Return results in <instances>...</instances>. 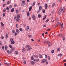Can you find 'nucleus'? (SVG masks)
I'll use <instances>...</instances> for the list:
<instances>
[{"label":"nucleus","instance_id":"f257e3e1","mask_svg":"<svg viewBox=\"0 0 66 66\" xmlns=\"http://www.w3.org/2000/svg\"><path fill=\"white\" fill-rule=\"evenodd\" d=\"M65 7H64L63 9H62V7H61L58 13L59 15H60L61 14V13L62 12H64V10H65Z\"/></svg>","mask_w":66,"mask_h":66},{"label":"nucleus","instance_id":"f03ea898","mask_svg":"<svg viewBox=\"0 0 66 66\" xmlns=\"http://www.w3.org/2000/svg\"><path fill=\"white\" fill-rule=\"evenodd\" d=\"M47 61V60L46 59H43L42 60V63H45V62H46Z\"/></svg>","mask_w":66,"mask_h":66},{"label":"nucleus","instance_id":"7ed1b4c3","mask_svg":"<svg viewBox=\"0 0 66 66\" xmlns=\"http://www.w3.org/2000/svg\"><path fill=\"white\" fill-rule=\"evenodd\" d=\"M30 47H31V45H27L26 46V48H30Z\"/></svg>","mask_w":66,"mask_h":66},{"label":"nucleus","instance_id":"20e7f679","mask_svg":"<svg viewBox=\"0 0 66 66\" xmlns=\"http://www.w3.org/2000/svg\"><path fill=\"white\" fill-rule=\"evenodd\" d=\"M45 10H47V8H48V5L47 4H45Z\"/></svg>","mask_w":66,"mask_h":66},{"label":"nucleus","instance_id":"39448f33","mask_svg":"<svg viewBox=\"0 0 66 66\" xmlns=\"http://www.w3.org/2000/svg\"><path fill=\"white\" fill-rule=\"evenodd\" d=\"M32 17L33 20H35V16L34 15H33L32 16Z\"/></svg>","mask_w":66,"mask_h":66},{"label":"nucleus","instance_id":"423d86ee","mask_svg":"<svg viewBox=\"0 0 66 66\" xmlns=\"http://www.w3.org/2000/svg\"><path fill=\"white\" fill-rule=\"evenodd\" d=\"M32 49V48L31 47H30L29 48H28L27 50V51H30V50H31V49Z\"/></svg>","mask_w":66,"mask_h":66},{"label":"nucleus","instance_id":"0eeeda50","mask_svg":"<svg viewBox=\"0 0 66 66\" xmlns=\"http://www.w3.org/2000/svg\"><path fill=\"white\" fill-rule=\"evenodd\" d=\"M61 24V23H58L55 26V27H57L59 25H60Z\"/></svg>","mask_w":66,"mask_h":66},{"label":"nucleus","instance_id":"6e6552de","mask_svg":"<svg viewBox=\"0 0 66 66\" xmlns=\"http://www.w3.org/2000/svg\"><path fill=\"white\" fill-rule=\"evenodd\" d=\"M51 46H52V43H48V47H50Z\"/></svg>","mask_w":66,"mask_h":66},{"label":"nucleus","instance_id":"1a4fd4ad","mask_svg":"<svg viewBox=\"0 0 66 66\" xmlns=\"http://www.w3.org/2000/svg\"><path fill=\"white\" fill-rule=\"evenodd\" d=\"M32 6H30L29 7V11L30 12L31 10H32Z\"/></svg>","mask_w":66,"mask_h":66},{"label":"nucleus","instance_id":"9d476101","mask_svg":"<svg viewBox=\"0 0 66 66\" xmlns=\"http://www.w3.org/2000/svg\"><path fill=\"white\" fill-rule=\"evenodd\" d=\"M31 65H34V64H35V62H34V61H32L31 62Z\"/></svg>","mask_w":66,"mask_h":66},{"label":"nucleus","instance_id":"9b49d317","mask_svg":"<svg viewBox=\"0 0 66 66\" xmlns=\"http://www.w3.org/2000/svg\"><path fill=\"white\" fill-rule=\"evenodd\" d=\"M14 11V8H13L11 10V12L12 13H13Z\"/></svg>","mask_w":66,"mask_h":66},{"label":"nucleus","instance_id":"f8f14e48","mask_svg":"<svg viewBox=\"0 0 66 66\" xmlns=\"http://www.w3.org/2000/svg\"><path fill=\"white\" fill-rule=\"evenodd\" d=\"M49 43V42L48 41H45L44 42V43H45V44H48Z\"/></svg>","mask_w":66,"mask_h":66},{"label":"nucleus","instance_id":"ddd939ff","mask_svg":"<svg viewBox=\"0 0 66 66\" xmlns=\"http://www.w3.org/2000/svg\"><path fill=\"white\" fill-rule=\"evenodd\" d=\"M27 15L28 17H29V15H30V12H29V11L27 12Z\"/></svg>","mask_w":66,"mask_h":66},{"label":"nucleus","instance_id":"4468645a","mask_svg":"<svg viewBox=\"0 0 66 66\" xmlns=\"http://www.w3.org/2000/svg\"><path fill=\"white\" fill-rule=\"evenodd\" d=\"M29 29H30V27H29V26H28L27 27V31H28Z\"/></svg>","mask_w":66,"mask_h":66},{"label":"nucleus","instance_id":"2eb2a0df","mask_svg":"<svg viewBox=\"0 0 66 66\" xmlns=\"http://www.w3.org/2000/svg\"><path fill=\"white\" fill-rule=\"evenodd\" d=\"M39 58H40V59H42V54H39Z\"/></svg>","mask_w":66,"mask_h":66},{"label":"nucleus","instance_id":"dca6fc26","mask_svg":"<svg viewBox=\"0 0 66 66\" xmlns=\"http://www.w3.org/2000/svg\"><path fill=\"white\" fill-rule=\"evenodd\" d=\"M55 6V3H53V4L52 6V7H54Z\"/></svg>","mask_w":66,"mask_h":66},{"label":"nucleus","instance_id":"f3484780","mask_svg":"<svg viewBox=\"0 0 66 66\" xmlns=\"http://www.w3.org/2000/svg\"><path fill=\"white\" fill-rule=\"evenodd\" d=\"M62 55L61 54H59L57 55L58 56H62Z\"/></svg>","mask_w":66,"mask_h":66},{"label":"nucleus","instance_id":"a211bd4d","mask_svg":"<svg viewBox=\"0 0 66 66\" xmlns=\"http://www.w3.org/2000/svg\"><path fill=\"white\" fill-rule=\"evenodd\" d=\"M16 21L17 22L19 21V20H20V19H19V18H18L16 19Z\"/></svg>","mask_w":66,"mask_h":66},{"label":"nucleus","instance_id":"6ab92c4d","mask_svg":"<svg viewBox=\"0 0 66 66\" xmlns=\"http://www.w3.org/2000/svg\"><path fill=\"white\" fill-rule=\"evenodd\" d=\"M38 16L39 18H40L42 17V15L40 14H38Z\"/></svg>","mask_w":66,"mask_h":66},{"label":"nucleus","instance_id":"aec40b11","mask_svg":"<svg viewBox=\"0 0 66 66\" xmlns=\"http://www.w3.org/2000/svg\"><path fill=\"white\" fill-rule=\"evenodd\" d=\"M46 17H47V15H46L44 17L43 19V20H45V19L46 18Z\"/></svg>","mask_w":66,"mask_h":66},{"label":"nucleus","instance_id":"412c9836","mask_svg":"<svg viewBox=\"0 0 66 66\" xmlns=\"http://www.w3.org/2000/svg\"><path fill=\"white\" fill-rule=\"evenodd\" d=\"M22 3L24 4V5H26V2L24 1H22Z\"/></svg>","mask_w":66,"mask_h":66},{"label":"nucleus","instance_id":"4be33fe9","mask_svg":"<svg viewBox=\"0 0 66 66\" xmlns=\"http://www.w3.org/2000/svg\"><path fill=\"white\" fill-rule=\"evenodd\" d=\"M63 23H62L61 25V29H62V28H63Z\"/></svg>","mask_w":66,"mask_h":66},{"label":"nucleus","instance_id":"5701e85b","mask_svg":"<svg viewBox=\"0 0 66 66\" xmlns=\"http://www.w3.org/2000/svg\"><path fill=\"white\" fill-rule=\"evenodd\" d=\"M39 9L40 10H42V6H40L39 7Z\"/></svg>","mask_w":66,"mask_h":66},{"label":"nucleus","instance_id":"b1692460","mask_svg":"<svg viewBox=\"0 0 66 66\" xmlns=\"http://www.w3.org/2000/svg\"><path fill=\"white\" fill-rule=\"evenodd\" d=\"M19 30L21 32H22L23 31V29L21 28H20L19 29Z\"/></svg>","mask_w":66,"mask_h":66},{"label":"nucleus","instance_id":"393cba45","mask_svg":"<svg viewBox=\"0 0 66 66\" xmlns=\"http://www.w3.org/2000/svg\"><path fill=\"white\" fill-rule=\"evenodd\" d=\"M17 18H20V15L19 14H18L17 16Z\"/></svg>","mask_w":66,"mask_h":66},{"label":"nucleus","instance_id":"a878e982","mask_svg":"<svg viewBox=\"0 0 66 66\" xmlns=\"http://www.w3.org/2000/svg\"><path fill=\"white\" fill-rule=\"evenodd\" d=\"M14 53L15 54H18V52H17V51H15V52H14Z\"/></svg>","mask_w":66,"mask_h":66},{"label":"nucleus","instance_id":"bb28decb","mask_svg":"<svg viewBox=\"0 0 66 66\" xmlns=\"http://www.w3.org/2000/svg\"><path fill=\"white\" fill-rule=\"evenodd\" d=\"M16 32L17 33H19V30L18 29H16Z\"/></svg>","mask_w":66,"mask_h":66},{"label":"nucleus","instance_id":"cd10ccee","mask_svg":"<svg viewBox=\"0 0 66 66\" xmlns=\"http://www.w3.org/2000/svg\"><path fill=\"white\" fill-rule=\"evenodd\" d=\"M15 44L14 41H13L12 42H11V45H13V44Z\"/></svg>","mask_w":66,"mask_h":66},{"label":"nucleus","instance_id":"c85d7f7f","mask_svg":"<svg viewBox=\"0 0 66 66\" xmlns=\"http://www.w3.org/2000/svg\"><path fill=\"white\" fill-rule=\"evenodd\" d=\"M34 56L36 58L38 57V56L37 55H34Z\"/></svg>","mask_w":66,"mask_h":66},{"label":"nucleus","instance_id":"c756f323","mask_svg":"<svg viewBox=\"0 0 66 66\" xmlns=\"http://www.w3.org/2000/svg\"><path fill=\"white\" fill-rule=\"evenodd\" d=\"M7 35H7V34H6V39L8 38V36Z\"/></svg>","mask_w":66,"mask_h":66},{"label":"nucleus","instance_id":"7c9ffc66","mask_svg":"<svg viewBox=\"0 0 66 66\" xmlns=\"http://www.w3.org/2000/svg\"><path fill=\"white\" fill-rule=\"evenodd\" d=\"M1 24L2 26H3V27H4V24H3V23L2 22H1Z\"/></svg>","mask_w":66,"mask_h":66},{"label":"nucleus","instance_id":"2f4dec72","mask_svg":"<svg viewBox=\"0 0 66 66\" xmlns=\"http://www.w3.org/2000/svg\"><path fill=\"white\" fill-rule=\"evenodd\" d=\"M25 49V48H23V49L22 51V52H24V51H25V50H24Z\"/></svg>","mask_w":66,"mask_h":66},{"label":"nucleus","instance_id":"473e14b6","mask_svg":"<svg viewBox=\"0 0 66 66\" xmlns=\"http://www.w3.org/2000/svg\"><path fill=\"white\" fill-rule=\"evenodd\" d=\"M54 51L53 50H52L51 52V53H53V54L54 53Z\"/></svg>","mask_w":66,"mask_h":66},{"label":"nucleus","instance_id":"72a5a7b5","mask_svg":"<svg viewBox=\"0 0 66 66\" xmlns=\"http://www.w3.org/2000/svg\"><path fill=\"white\" fill-rule=\"evenodd\" d=\"M5 64L6 65H7V66H9V65H10V63H5Z\"/></svg>","mask_w":66,"mask_h":66},{"label":"nucleus","instance_id":"f704fd0d","mask_svg":"<svg viewBox=\"0 0 66 66\" xmlns=\"http://www.w3.org/2000/svg\"><path fill=\"white\" fill-rule=\"evenodd\" d=\"M10 41L11 42H14V40L13 39L11 38L10 39Z\"/></svg>","mask_w":66,"mask_h":66},{"label":"nucleus","instance_id":"c9c22d12","mask_svg":"<svg viewBox=\"0 0 66 66\" xmlns=\"http://www.w3.org/2000/svg\"><path fill=\"white\" fill-rule=\"evenodd\" d=\"M7 46L6 45L5 46V50H7Z\"/></svg>","mask_w":66,"mask_h":66},{"label":"nucleus","instance_id":"e433bc0d","mask_svg":"<svg viewBox=\"0 0 66 66\" xmlns=\"http://www.w3.org/2000/svg\"><path fill=\"white\" fill-rule=\"evenodd\" d=\"M39 59H36V62H39Z\"/></svg>","mask_w":66,"mask_h":66},{"label":"nucleus","instance_id":"4c0bfd02","mask_svg":"<svg viewBox=\"0 0 66 66\" xmlns=\"http://www.w3.org/2000/svg\"><path fill=\"white\" fill-rule=\"evenodd\" d=\"M63 35H61L60 34L59 36L60 37H63Z\"/></svg>","mask_w":66,"mask_h":66},{"label":"nucleus","instance_id":"58836bf2","mask_svg":"<svg viewBox=\"0 0 66 66\" xmlns=\"http://www.w3.org/2000/svg\"><path fill=\"white\" fill-rule=\"evenodd\" d=\"M56 20L57 21V22H59V21H60V19H57Z\"/></svg>","mask_w":66,"mask_h":66},{"label":"nucleus","instance_id":"ea45409f","mask_svg":"<svg viewBox=\"0 0 66 66\" xmlns=\"http://www.w3.org/2000/svg\"><path fill=\"white\" fill-rule=\"evenodd\" d=\"M42 12L43 13H45V10H42Z\"/></svg>","mask_w":66,"mask_h":66},{"label":"nucleus","instance_id":"a19ab883","mask_svg":"<svg viewBox=\"0 0 66 66\" xmlns=\"http://www.w3.org/2000/svg\"><path fill=\"white\" fill-rule=\"evenodd\" d=\"M63 40H65V37H63Z\"/></svg>","mask_w":66,"mask_h":66},{"label":"nucleus","instance_id":"79ce46f5","mask_svg":"<svg viewBox=\"0 0 66 66\" xmlns=\"http://www.w3.org/2000/svg\"><path fill=\"white\" fill-rule=\"evenodd\" d=\"M60 51V48H58L57 49V51Z\"/></svg>","mask_w":66,"mask_h":66},{"label":"nucleus","instance_id":"37998d69","mask_svg":"<svg viewBox=\"0 0 66 66\" xmlns=\"http://www.w3.org/2000/svg\"><path fill=\"white\" fill-rule=\"evenodd\" d=\"M2 49H3V50H4V46H2Z\"/></svg>","mask_w":66,"mask_h":66},{"label":"nucleus","instance_id":"c03bdc74","mask_svg":"<svg viewBox=\"0 0 66 66\" xmlns=\"http://www.w3.org/2000/svg\"><path fill=\"white\" fill-rule=\"evenodd\" d=\"M26 61H25V60H24V62H23V63L24 64H26Z\"/></svg>","mask_w":66,"mask_h":66},{"label":"nucleus","instance_id":"a18cd8bd","mask_svg":"<svg viewBox=\"0 0 66 66\" xmlns=\"http://www.w3.org/2000/svg\"><path fill=\"white\" fill-rule=\"evenodd\" d=\"M31 60H33V59H34V58L32 56L31 57Z\"/></svg>","mask_w":66,"mask_h":66},{"label":"nucleus","instance_id":"49530a36","mask_svg":"<svg viewBox=\"0 0 66 66\" xmlns=\"http://www.w3.org/2000/svg\"><path fill=\"white\" fill-rule=\"evenodd\" d=\"M9 47L10 48L12 49V45H9Z\"/></svg>","mask_w":66,"mask_h":66},{"label":"nucleus","instance_id":"de8ad7c7","mask_svg":"<svg viewBox=\"0 0 66 66\" xmlns=\"http://www.w3.org/2000/svg\"><path fill=\"white\" fill-rule=\"evenodd\" d=\"M16 14H18V10H16Z\"/></svg>","mask_w":66,"mask_h":66},{"label":"nucleus","instance_id":"09e8293b","mask_svg":"<svg viewBox=\"0 0 66 66\" xmlns=\"http://www.w3.org/2000/svg\"><path fill=\"white\" fill-rule=\"evenodd\" d=\"M35 3H36V2H34V3H33L32 5H34L35 4Z\"/></svg>","mask_w":66,"mask_h":66},{"label":"nucleus","instance_id":"8fccbe9b","mask_svg":"<svg viewBox=\"0 0 66 66\" xmlns=\"http://www.w3.org/2000/svg\"><path fill=\"white\" fill-rule=\"evenodd\" d=\"M5 13H3V17H5Z\"/></svg>","mask_w":66,"mask_h":66},{"label":"nucleus","instance_id":"3c124183","mask_svg":"<svg viewBox=\"0 0 66 66\" xmlns=\"http://www.w3.org/2000/svg\"><path fill=\"white\" fill-rule=\"evenodd\" d=\"M10 3V2L9 1H8L7 2V4H9Z\"/></svg>","mask_w":66,"mask_h":66},{"label":"nucleus","instance_id":"603ef678","mask_svg":"<svg viewBox=\"0 0 66 66\" xmlns=\"http://www.w3.org/2000/svg\"><path fill=\"white\" fill-rule=\"evenodd\" d=\"M12 5H10L9 7V9H12Z\"/></svg>","mask_w":66,"mask_h":66},{"label":"nucleus","instance_id":"864d4df0","mask_svg":"<svg viewBox=\"0 0 66 66\" xmlns=\"http://www.w3.org/2000/svg\"><path fill=\"white\" fill-rule=\"evenodd\" d=\"M3 7H4L5 5H6V4H3Z\"/></svg>","mask_w":66,"mask_h":66},{"label":"nucleus","instance_id":"5fc2aeb1","mask_svg":"<svg viewBox=\"0 0 66 66\" xmlns=\"http://www.w3.org/2000/svg\"><path fill=\"white\" fill-rule=\"evenodd\" d=\"M16 17H17L16 16H15L14 17V19H15H15H16Z\"/></svg>","mask_w":66,"mask_h":66},{"label":"nucleus","instance_id":"6e6d98bb","mask_svg":"<svg viewBox=\"0 0 66 66\" xmlns=\"http://www.w3.org/2000/svg\"><path fill=\"white\" fill-rule=\"evenodd\" d=\"M2 45V43H1V41H0V45Z\"/></svg>","mask_w":66,"mask_h":66},{"label":"nucleus","instance_id":"4d7b16f0","mask_svg":"<svg viewBox=\"0 0 66 66\" xmlns=\"http://www.w3.org/2000/svg\"><path fill=\"white\" fill-rule=\"evenodd\" d=\"M32 37V35H28V37Z\"/></svg>","mask_w":66,"mask_h":66},{"label":"nucleus","instance_id":"13d9d810","mask_svg":"<svg viewBox=\"0 0 66 66\" xmlns=\"http://www.w3.org/2000/svg\"><path fill=\"white\" fill-rule=\"evenodd\" d=\"M12 32L13 33H15V30H12Z\"/></svg>","mask_w":66,"mask_h":66},{"label":"nucleus","instance_id":"bf43d9fd","mask_svg":"<svg viewBox=\"0 0 66 66\" xmlns=\"http://www.w3.org/2000/svg\"><path fill=\"white\" fill-rule=\"evenodd\" d=\"M16 28H18V24H16Z\"/></svg>","mask_w":66,"mask_h":66},{"label":"nucleus","instance_id":"052dcab7","mask_svg":"<svg viewBox=\"0 0 66 66\" xmlns=\"http://www.w3.org/2000/svg\"><path fill=\"white\" fill-rule=\"evenodd\" d=\"M50 30H51L50 29H47V31H50Z\"/></svg>","mask_w":66,"mask_h":66},{"label":"nucleus","instance_id":"680f3d73","mask_svg":"<svg viewBox=\"0 0 66 66\" xmlns=\"http://www.w3.org/2000/svg\"><path fill=\"white\" fill-rule=\"evenodd\" d=\"M40 12V10H38V11H37V13H39V12Z\"/></svg>","mask_w":66,"mask_h":66},{"label":"nucleus","instance_id":"e2e57ef3","mask_svg":"<svg viewBox=\"0 0 66 66\" xmlns=\"http://www.w3.org/2000/svg\"><path fill=\"white\" fill-rule=\"evenodd\" d=\"M48 59L49 60H50V56H48Z\"/></svg>","mask_w":66,"mask_h":66},{"label":"nucleus","instance_id":"0e129e2a","mask_svg":"<svg viewBox=\"0 0 66 66\" xmlns=\"http://www.w3.org/2000/svg\"><path fill=\"white\" fill-rule=\"evenodd\" d=\"M17 33L16 32H15L14 36H16V35H17Z\"/></svg>","mask_w":66,"mask_h":66},{"label":"nucleus","instance_id":"69168bd1","mask_svg":"<svg viewBox=\"0 0 66 66\" xmlns=\"http://www.w3.org/2000/svg\"><path fill=\"white\" fill-rule=\"evenodd\" d=\"M7 10H9V8L8 7H7L6 8Z\"/></svg>","mask_w":66,"mask_h":66},{"label":"nucleus","instance_id":"338daca9","mask_svg":"<svg viewBox=\"0 0 66 66\" xmlns=\"http://www.w3.org/2000/svg\"><path fill=\"white\" fill-rule=\"evenodd\" d=\"M38 6H39L40 5V3H39L38 4Z\"/></svg>","mask_w":66,"mask_h":66},{"label":"nucleus","instance_id":"774afa93","mask_svg":"<svg viewBox=\"0 0 66 66\" xmlns=\"http://www.w3.org/2000/svg\"><path fill=\"white\" fill-rule=\"evenodd\" d=\"M3 12H5V9H4L3 10Z\"/></svg>","mask_w":66,"mask_h":66}]
</instances>
